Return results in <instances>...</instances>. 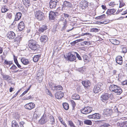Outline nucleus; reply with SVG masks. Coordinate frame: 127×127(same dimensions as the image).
I'll list each match as a JSON object with an SVG mask.
<instances>
[{
	"mask_svg": "<svg viewBox=\"0 0 127 127\" xmlns=\"http://www.w3.org/2000/svg\"><path fill=\"white\" fill-rule=\"evenodd\" d=\"M109 89L111 92L116 93L118 95H120L123 92L120 87L112 84H111L109 86Z\"/></svg>",
	"mask_w": 127,
	"mask_h": 127,
	"instance_id": "obj_1",
	"label": "nucleus"
},
{
	"mask_svg": "<svg viewBox=\"0 0 127 127\" xmlns=\"http://www.w3.org/2000/svg\"><path fill=\"white\" fill-rule=\"evenodd\" d=\"M28 46L31 50L34 51H37L39 47V45L37 44L36 41L33 40H30L28 41Z\"/></svg>",
	"mask_w": 127,
	"mask_h": 127,
	"instance_id": "obj_2",
	"label": "nucleus"
},
{
	"mask_svg": "<svg viewBox=\"0 0 127 127\" xmlns=\"http://www.w3.org/2000/svg\"><path fill=\"white\" fill-rule=\"evenodd\" d=\"M34 15L35 18L38 20H43L45 18L44 13L41 11H36L35 12Z\"/></svg>",
	"mask_w": 127,
	"mask_h": 127,
	"instance_id": "obj_3",
	"label": "nucleus"
},
{
	"mask_svg": "<svg viewBox=\"0 0 127 127\" xmlns=\"http://www.w3.org/2000/svg\"><path fill=\"white\" fill-rule=\"evenodd\" d=\"M103 85L101 83H98L94 87L93 91L95 93H97L100 91L102 90V87Z\"/></svg>",
	"mask_w": 127,
	"mask_h": 127,
	"instance_id": "obj_4",
	"label": "nucleus"
},
{
	"mask_svg": "<svg viewBox=\"0 0 127 127\" xmlns=\"http://www.w3.org/2000/svg\"><path fill=\"white\" fill-rule=\"evenodd\" d=\"M92 108L91 107L88 106L84 107L81 110V112L82 113L86 114L91 112L92 110Z\"/></svg>",
	"mask_w": 127,
	"mask_h": 127,
	"instance_id": "obj_5",
	"label": "nucleus"
},
{
	"mask_svg": "<svg viewBox=\"0 0 127 127\" xmlns=\"http://www.w3.org/2000/svg\"><path fill=\"white\" fill-rule=\"evenodd\" d=\"M75 52H72L69 53L68 54L67 58L68 60L71 61H74L76 59Z\"/></svg>",
	"mask_w": 127,
	"mask_h": 127,
	"instance_id": "obj_6",
	"label": "nucleus"
},
{
	"mask_svg": "<svg viewBox=\"0 0 127 127\" xmlns=\"http://www.w3.org/2000/svg\"><path fill=\"white\" fill-rule=\"evenodd\" d=\"M88 5V2L85 0H82L80 3V6L82 9H85Z\"/></svg>",
	"mask_w": 127,
	"mask_h": 127,
	"instance_id": "obj_7",
	"label": "nucleus"
},
{
	"mask_svg": "<svg viewBox=\"0 0 127 127\" xmlns=\"http://www.w3.org/2000/svg\"><path fill=\"white\" fill-rule=\"evenodd\" d=\"M57 0H52L50 2V7L51 9H54L56 8L57 3L58 2Z\"/></svg>",
	"mask_w": 127,
	"mask_h": 127,
	"instance_id": "obj_8",
	"label": "nucleus"
},
{
	"mask_svg": "<svg viewBox=\"0 0 127 127\" xmlns=\"http://www.w3.org/2000/svg\"><path fill=\"white\" fill-rule=\"evenodd\" d=\"M72 5L71 3L67 1H65L64 2L63 4L62 5V10H64L66 7L68 8H70L71 7Z\"/></svg>",
	"mask_w": 127,
	"mask_h": 127,
	"instance_id": "obj_9",
	"label": "nucleus"
},
{
	"mask_svg": "<svg viewBox=\"0 0 127 127\" xmlns=\"http://www.w3.org/2000/svg\"><path fill=\"white\" fill-rule=\"evenodd\" d=\"M100 117V115L98 113H95L88 116V118L89 119H99Z\"/></svg>",
	"mask_w": 127,
	"mask_h": 127,
	"instance_id": "obj_10",
	"label": "nucleus"
},
{
	"mask_svg": "<svg viewBox=\"0 0 127 127\" xmlns=\"http://www.w3.org/2000/svg\"><path fill=\"white\" fill-rule=\"evenodd\" d=\"M59 15L57 12H53L51 11L49 14V19L51 20H54L56 16Z\"/></svg>",
	"mask_w": 127,
	"mask_h": 127,
	"instance_id": "obj_11",
	"label": "nucleus"
},
{
	"mask_svg": "<svg viewBox=\"0 0 127 127\" xmlns=\"http://www.w3.org/2000/svg\"><path fill=\"white\" fill-rule=\"evenodd\" d=\"M35 107V104L32 102L28 103L25 105V107L26 109L29 110L33 109Z\"/></svg>",
	"mask_w": 127,
	"mask_h": 127,
	"instance_id": "obj_12",
	"label": "nucleus"
},
{
	"mask_svg": "<svg viewBox=\"0 0 127 127\" xmlns=\"http://www.w3.org/2000/svg\"><path fill=\"white\" fill-rule=\"evenodd\" d=\"M55 96L56 98L59 99L62 98L64 96V94L61 91L57 92L55 94Z\"/></svg>",
	"mask_w": 127,
	"mask_h": 127,
	"instance_id": "obj_13",
	"label": "nucleus"
},
{
	"mask_svg": "<svg viewBox=\"0 0 127 127\" xmlns=\"http://www.w3.org/2000/svg\"><path fill=\"white\" fill-rule=\"evenodd\" d=\"M7 36L9 39H13L15 37V35L13 32L10 31L8 32Z\"/></svg>",
	"mask_w": 127,
	"mask_h": 127,
	"instance_id": "obj_14",
	"label": "nucleus"
},
{
	"mask_svg": "<svg viewBox=\"0 0 127 127\" xmlns=\"http://www.w3.org/2000/svg\"><path fill=\"white\" fill-rule=\"evenodd\" d=\"M82 83L84 87L86 88L89 87L91 85V83L90 81L87 80L85 81H82Z\"/></svg>",
	"mask_w": 127,
	"mask_h": 127,
	"instance_id": "obj_15",
	"label": "nucleus"
},
{
	"mask_svg": "<svg viewBox=\"0 0 127 127\" xmlns=\"http://www.w3.org/2000/svg\"><path fill=\"white\" fill-rule=\"evenodd\" d=\"M22 16V14L21 12H19L17 13L16 16H15V19L14 21L13 24H14L16 23V22H15V21H18L20 19Z\"/></svg>",
	"mask_w": 127,
	"mask_h": 127,
	"instance_id": "obj_16",
	"label": "nucleus"
},
{
	"mask_svg": "<svg viewBox=\"0 0 127 127\" xmlns=\"http://www.w3.org/2000/svg\"><path fill=\"white\" fill-rule=\"evenodd\" d=\"M101 100L105 102L109 99L108 95L107 94H105L101 96Z\"/></svg>",
	"mask_w": 127,
	"mask_h": 127,
	"instance_id": "obj_17",
	"label": "nucleus"
},
{
	"mask_svg": "<svg viewBox=\"0 0 127 127\" xmlns=\"http://www.w3.org/2000/svg\"><path fill=\"white\" fill-rule=\"evenodd\" d=\"M104 112L105 115L108 116H110L112 114V111L111 109H107L104 110Z\"/></svg>",
	"mask_w": 127,
	"mask_h": 127,
	"instance_id": "obj_18",
	"label": "nucleus"
},
{
	"mask_svg": "<svg viewBox=\"0 0 127 127\" xmlns=\"http://www.w3.org/2000/svg\"><path fill=\"white\" fill-rule=\"evenodd\" d=\"M25 25L23 21L20 22L18 25V28L20 31H22L25 28Z\"/></svg>",
	"mask_w": 127,
	"mask_h": 127,
	"instance_id": "obj_19",
	"label": "nucleus"
},
{
	"mask_svg": "<svg viewBox=\"0 0 127 127\" xmlns=\"http://www.w3.org/2000/svg\"><path fill=\"white\" fill-rule=\"evenodd\" d=\"M47 121L46 117L45 115H43L41 118L39 120V123L41 124H44Z\"/></svg>",
	"mask_w": 127,
	"mask_h": 127,
	"instance_id": "obj_20",
	"label": "nucleus"
},
{
	"mask_svg": "<svg viewBox=\"0 0 127 127\" xmlns=\"http://www.w3.org/2000/svg\"><path fill=\"white\" fill-rule=\"evenodd\" d=\"M116 62L118 64L121 65L123 63L122 58L121 56H118L116 58Z\"/></svg>",
	"mask_w": 127,
	"mask_h": 127,
	"instance_id": "obj_21",
	"label": "nucleus"
},
{
	"mask_svg": "<svg viewBox=\"0 0 127 127\" xmlns=\"http://www.w3.org/2000/svg\"><path fill=\"white\" fill-rule=\"evenodd\" d=\"M21 62L24 65H26L30 63L29 60L23 57L21 59Z\"/></svg>",
	"mask_w": 127,
	"mask_h": 127,
	"instance_id": "obj_22",
	"label": "nucleus"
},
{
	"mask_svg": "<svg viewBox=\"0 0 127 127\" xmlns=\"http://www.w3.org/2000/svg\"><path fill=\"white\" fill-rule=\"evenodd\" d=\"M110 41L112 44L116 45L119 44L120 43L119 41L114 38L110 39Z\"/></svg>",
	"mask_w": 127,
	"mask_h": 127,
	"instance_id": "obj_23",
	"label": "nucleus"
},
{
	"mask_svg": "<svg viewBox=\"0 0 127 127\" xmlns=\"http://www.w3.org/2000/svg\"><path fill=\"white\" fill-rule=\"evenodd\" d=\"M47 29V26L46 25H43L39 28L38 31L40 33L42 32Z\"/></svg>",
	"mask_w": 127,
	"mask_h": 127,
	"instance_id": "obj_24",
	"label": "nucleus"
},
{
	"mask_svg": "<svg viewBox=\"0 0 127 127\" xmlns=\"http://www.w3.org/2000/svg\"><path fill=\"white\" fill-rule=\"evenodd\" d=\"M117 125L120 127H127V121H125L122 123L118 122Z\"/></svg>",
	"mask_w": 127,
	"mask_h": 127,
	"instance_id": "obj_25",
	"label": "nucleus"
},
{
	"mask_svg": "<svg viewBox=\"0 0 127 127\" xmlns=\"http://www.w3.org/2000/svg\"><path fill=\"white\" fill-rule=\"evenodd\" d=\"M48 39L47 36L46 35H43L41 36L40 38L41 41L44 42H46Z\"/></svg>",
	"mask_w": 127,
	"mask_h": 127,
	"instance_id": "obj_26",
	"label": "nucleus"
},
{
	"mask_svg": "<svg viewBox=\"0 0 127 127\" xmlns=\"http://www.w3.org/2000/svg\"><path fill=\"white\" fill-rule=\"evenodd\" d=\"M40 55L35 56L33 58V61L35 62H37L38 60L40 58Z\"/></svg>",
	"mask_w": 127,
	"mask_h": 127,
	"instance_id": "obj_27",
	"label": "nucleus"
},
{
	"mask_svg": "<svg viewBox=\"0 0 127 127\" xmlns=\"http://www.w3.org/2000/svg\"><path fill=\"white\" fill-rule=\"evenodd\" d=\"M116 11V10L114 9H108L107 12V14H112Z\"/></svg>",
	"mask_w": 127,
	"mask_h": 127,
	"instance_id": "obj_28",
	"label": "nucleus"
},
{
	"mask_svg": "<svg viewBox=\"0 0 127 127\" xmlns=\"http://www.w3.org/2000/svg\"><path fill=\"white\" fill-rule=\"evenodd\" d=\"M12 127H19L15 120H13L12 122Z\"/></svg>",
	"mask_w": 127,
	"mask_h": 127,
	"instance_id": "obj_29",
	"label": "nucleus"
},
{
	"mask_svg": "<svg viewBox=\"0 0 127 127\" xmlns=\"http://www.w3.org/2000/svg\"><path fill=\"white\" fill-rule=\"evenodd\" d=\"M44 72L43 69L42 68H41L39 71V72L38 73L37 75L38 76V77L41 76L43 75Z\"/></svg>",
	"mask_w": 127,
	"mask_h": 127,
	"instance_id": "obj_30",
	"label": "nucleus"
},
{
	"mask_svg": "<svg viewBox=\"0 0 127 127\" xmlns=\"http://www.w3.org/2000/svg\"><path fill=\"white\" fill-rule=\"evenodd\" d=\"M72 98L74 99L79 100L80 98V96L78 95L75 94L72 96Z\"/></svg>",
	"mask_w": 127,
	"mask_h": 127,
	"instance_id": "obj_31",
	"label": "nucleus"
},
{
	"mask_svg": "<svg viewBox=\"0 0 127 127\" xmlns=\"http://www.w3.org/2000/svg\"><path fill=\"white\" fill-rule=\"evenodd\" d=\"M120 48L122 49V52L123 53H126L127 51V49L126 47L123 45H121Z\"/></svg>",
	"mask_w": 127,
	"mask_h": 127,
	"instance_id": "obj_32",
	"label": "nucleus"
},
{
	"mask_svg": "<svg viewBox=\"0 0 127 127\" xmlns=\"http://www.w3.org/2000/svg\"><path fill=\"white\" fill-rule=\"evenodd\" d=\"M23 4L25 5H27L28 6H29L30 5V1L29 0H23Z\"/></svg>",
	"mask_w": 127,
	"mask_h": 127,
	"instance_id": "obj_33",
	"label": "nucleus"
},
{
	"mask_svg": "<svg viewBox=\"0 0 127 127\" xmlns=\"http://www.w3.org/2000/svg\"><path fill=\"white\" fill-rule=\"evenodd\" d=\"M54 89H53L54 90H62L63 89L62 87L60 85H58L57 86H54Z\"/></svg>",
	"mask_w": 127,
	"mask_h": 127,
	"instance_id": "obj_34",
	"label": "nucleus"
},
{
	"mask_svg": "<svg viewBox=\"0 0 127 127\" xmlns=\"http://www.w3.org/2000/svg\"><path fill=\"white\" fill-rule=\"evenodd\" d=\"M63 108L65 110H67L69 108V105L68 104L66 103H64L63 104Z\"/></svg>",
	"mask_w": 127,
	"mask_h": 127,
	"instance_id": "obj_35",
	"label": "nucleus"
},
{
	"mask_svg": "<svg viewBox=\"0 0 127 127\" xmlns=\"http://www.w3.org/2000/svg\"><path fill=\"white\" fill-rule=\"evenodd\" d=\"M84 123L85 124L89 125H91L92 124L91 121L88 120H85L84 121Z\"/></svg>",
	"mask_w": 127,
	"mask_h": 127,
	"instance_id": "obj_36",
	"label": "nucleus"
},
{
	"mask_svg": "<svg viewBox=\"0 0 127 127\" xmlns=\"http://www.w3.org/2000/svg\"><path fill=\"white\" fill-rule=\"evenodd\" d=\"M8 10V9L5 8V6H3L1 8V11L2 13H4Z\"/></svg>",
	"mask_w": 127,
	"mask_h": 127,
	"instance_id": "obj_37",
	"label": "nucleus"
},
{
	"mask_svg": "<svg viewBox=\"0 0 127 127\" xmlns=\"http://www.w3.org/2000/svg\"><path fill=\"white\" fill-rule=\"evenodd\" d=\"M3 78L5 80H10V77L9 75H3Z\"/></svg>",
	"mask_w": 127,
	"mask_h": 127,
	"instance_id": "obj_38",
	"label": "nucleus"
},
{
	"mask_svg": "<svg viewBox=\"0 0 127 127\" xmlns=\"http://www.w3.org/2000/svg\"><path fill=\"white\" fill-rule=\"evenodd\" d=\"M78 70L81 73H83L84 72L86 71V68L84 66L79 68Z\"/></svg>",
	"mask_w": 127,
	"mask_h": 127,
	"instance_id": "obj_39",
	"label": "nucleus"
},
{
	"mask_svg": "<svg viewBox=\"0 0 127 127\" xmlns=\"http://www.w3.org/2000/svg\"><path fill=\"white\" fill-rule=\"evenodd\" d=\"M105 14H103L96 17V19H103L105 18Z\"/></svg>",
	"mask_w": 127,
	"mask_h": 127,
	"instance_id": "obj_40",
	"label": "nucleus"
},
{
	"mask_svg": "<svg viewBox=\"0 0 127 127\" xmlns=\"http://www.w3.org/2000/svg\"><path fill=\"white\" fill-rule=\"evenodd\" d=\"M45 91L46 93L51 97H53V95L51 92L48 89H46Z\"/></svg>",
	"mask_w": 127,
	"mask_h": 127,
	"instance_id": "obj_41",
	"label": "nucleus"
},
{
	"mask_svg": "<svg viewBox=\"0 0 127 127\" xmlns=\"http://www.w3.org/2000/svg\"><path fill=\"white\" fill-rule=\"evenodd\" d=\"M110 126V125L108 123H105L101 125L100 127H108Z\"/></svg>",
	"mask_w": 127,
	"mask_h": 127,
	"instance_id": "obj_42",
	"label": "nucleus"
},
{
	"mask_svg": "<svg viewBox=\"0 0 127 127\" xmlns=\"http://www.w3.org/2000/svg\"><path fill=\"white\" fill-rule=\"evenodd\" d=\"M83 58L85 62H88L89 61L88 60L89 58L88 56L87 55L84 56Z\"/></svg>",
	"mask_w": 127,
	"mask_h": 127,
	"instance_id": "obj_43",
	"label": "nucleus"
},
{
	"mask_svg": "<svg viewBox=\"0 0 127 127\" xmlns=\"http://www.w3.org/2000/svg\"><path fill=\"white\" fill-rule=\"evenodd\" d=\"M68 123L71 127H76L73 122L71 121H69Z\"/></svg>",
	"mask_w": 127,
	"mask_h": 127,
	"instance_id": "obj_44",
	"label": "nucleus"
},
{
	"mask_svg": "<svg viewBox=\"0 0 127 127\" xmlns=\"http://www.w3.org/2000/svg\"><path fill=\"white\" fill-rule=\"evenodd\" d=\"M99 30V29L96 28H93L91 29V31L92 32H97Z\"/></svg>",
	"mask_w": 127,
	"mask_h": 127,
	"instance_id": "obj_45",
	"label": "nucleus"
},
{
	"mask_svg": "<svg viewBox=\"0 0 127 127\" xmlns=\"http://www.w3.org/2000/svg\"><path fill=\"white\" fill-rule=\"evenodd\" d=\"M70 102L72 105L73 108L74 109V107L76 105V104L74 101L73 100H71Z\"/></svg>",
	"mask_w": 127,
	"mask_h": 127,
	"instance_id": "obj_46",
	"label": "nucleus"
},
{
	"mask_svg": "<svg viewBox=\"0 0 127 127\" xmlns=\"http://www.w3.org/2000/svg\"><path fill=\"white\" fill-rule=\"evenodd\" d=\"M25 123L23 121H21L19 123L20 127H24L25 125Z\"/></svg>",
	"mask_w": 127,
	"mask_h": 127,
	"instance_id": "obj_47",
	"label": "nucleus"
},
{
	"mask_svg": "<svg viewBox=\"0 0 127 127\" xmlns=\"http://www.w3.org/2000/svg\"><path fill=\"white\" fill-rule=\"evenodd\" d=\"M17 68V67L15 65L13 64L11 67H10V69L12 70L16 69Z\"/></svg>",
	"mask_w": 127,
	"mask_h": 127,
	"instance_id": "obj_48",
	"label": "nucleus"
},
{
	"mask_svg": "<svg viewBox=\"0 0 127 127\" xmlns=\"http://www.w3.org/2000/svg\"><path fill=\"white\" fill-rule=\"evenodd\" d=\"M7 15L8 18L9 19H11V18L12 15L11 13H8Z\"/></svg>",
	"mask_w": 127,
	"mask_h": 127,
	"instance_id": "obj_49",
	"label": "nucleus"
},
{
	"mask_svg": "<svg viewBox=\"0 0 127 127\" xmlns=\"http://www.w3.org/2000/svg\"><path fill=\"white\" fill-rule=\"evenodd\" d=\"M75 54L76 55L77 57L78 58V59L80 60H81V58L80 56L77 53V52H75Z\"/></svg>",
	"mask_w": 127,
	"mask_h": 127,
	"instance_id": "obj_50",
	"label": "nucleus"
},
{
	"mask_svg": "<svg viewBox=\"0 0 127 127\" xmlns=\"http://www.w3.org/2000/svg\"><path fill=\"white\" fill-rule=\"evenodd\" d=\"M112 74H113V75H119V74L117 73V71L116 70H113L112 71Z\"/></svg>",
	"mask_w": 127,
	"mask_h": 127,
	"instance_id": "obj_51",
	"label": "nucleus"
},
{
	"mask_svg": "<svg viewBox=\"0 0 127 127\" xmlns=\"http://www.w3.org/2000/svg\"><path fill=\"white\" fill-rule=\"evenodd\" d=\"M122 85H127V79L123 81L122 83Z\"/></svg>",
	"mask_w": 127,
	"mask_h": 127,
	"instance_id": "obj_52",
	"label": "nucleus"
},
{
	"mask_svg": "<svg viewBox=\"0 0 127 127\" xmlns=\"http://www.w3.org/2000/svg\"><path fill=\"white\" fill-rule=\"evenodd\" d=\"M13 57L15 63L16 64V63H18L17 59L16 58L15 56L14 55H13Z\"/></svg>",
	"mask_w": 127,
	"mask_h": 127,
	"instance_id": "obj_53",
	"label": "nucleus"
},
{
	"mask_svg": "<svg viewBox=\"0 0 127 127\" xmlns=\"http://www.w3.org/2000/svg\"><path fill=\"white\" fill-rule=\"evenodd\" d=\"M13 57L15 63L16 64V63H18L17 59L16 58L15 56L14 55H13Z\"/></svg>",
	"mask_w": 127,
	"mask_h": 127,
	"instance_id": "obj_54",
	"label": "nucleus"
},
{
	"mask_svg": "<svg viewBox=\"0 0 127 127\" xmlns=\"http://www.w3.org/2000/svg\"><path fill=\"white\" fill-rule=\"evenodd\" d=\"M116 4L114 2H110L109 4V5L112 7H113Z\"/></svg>",
	"mask_w": 127,
	"mask_h": 127,
	"instance_id": "obj_55",
	"label": "nucleus"
},
{
	"mask_svg": "<svg viewBox=\"0 0 127 127\" xmlns=\"http://www.w3.org/2000/svg\"><path fill=\"white\" fill-rule=\"evenodd\" d=\"M78 41L77 40H76L74 41L73 42H72L71 43V44L72 45H74L76 43H78Z\"/></svg>",
	"mask_w": 127,
	"mask_h": 127,
	"instance_id": "obj_56",
	"label": "nucleus"
},
{
	"mask_svg": "<svg viewBox=\"0 0 127 127\" xmlns=\"http://www.w3.org/2000/svg\"><path fill=\"white\" fill-rule=\"evenodd\" d=\"M49 87L50 88H52V87H53L54 86V84L52 83H49Z\"/></svg>",
	"mask_w": 127,
	"mask_h": 127,
	"instance_id": "obj_57",
	"label": "nucleus"
},
{
	"mask_svg": "<svg viewBox=\"0 0 127 127\" xmlns=\"http://www.w3.org/2000/svg\"><path fill=\"white\" fill-rule=\"evenodd\" d=\"M63 24L64 26V27H66V25L67 23V22H66V21L65 20L63 22Z\"/></svg>",
	"mask_w": 127,
	"mask_h": 127,
	"instance_id": "obj_58",
	"label": "nucleus"
},
{
	"mask_svg": "<svg viewBox=\"0 0 127 127\" xmlns=\"http://www.w3.org/2000/svg\"><path fill=\"white\" fill-rule=\"evenodd\" d=\"M63 15H64V17H67V18H68L69 17V15L66 14V13H64L63 14Z\"/></svg>",
	"mask_w": 127,
	"mask_h": 127,
	"instance_id": "obj_59",
	"label": "nucleus"
},
{
	"mask_svg": "<svg viewBox=\"0 0 127 127\" xmlns=\"http://www.w3.org/2000/svg\"><path fill=\"white\" fill-rule=\"evenodd\" d=\"M83 43L85 45H88L90 44L89 42L87 41H84Z\"/></svg>",
	"mask_w": 127,
	"mask_h": 127,
	"instance_id": "obj_60",
	"label": "nucleus"
},
{
	"mask_svg": "<svg viewBox=\"0 0 127 127\" xmlns=\"http://www.w3.org/2000/svg\"><path fill=\"white\" fill-rule=\"evenodd\" d=\"M101 7L104 10H106V6L104 5H101Z\"/></svg>",
	"mask_w": 127,
	"mask_h": 127,
	"instance_id": "obj_61",
	"label": "nucleus"
},
{
	"mask_svg": "<svg viewBox=\"0 0 127 127\" xmlns=\"http://www.w3.org/2000/svg\"><path fill=\"white\" fill-rule=\"evenodd\" d=\"M108 22H106V21H105V22H99V23L100 24H107L108 23Z\"/></svg>",
	"mask_w": 127,
	"mask_h": 127,
	"instance_id": "obj_62",
	"label": "nucleus"
},
{
	"mask_svg": "<svg viewBox=\"0 0 127 127\" xmlns=\"http://www.w3.org/2000/svg\"><path fill=\"white\" fill-rule=\"evenodd\" d=\"M27 91L25 90L23 93L21 95V96H23L25 94H26V93H27Z\"/></svg>",
	"mask_w": 127,
	"mask_h": 127,
	"instance_id": "obj_63",
	"label": "nucleus"
},
{
	"mask_svg": "<svg viewBox=\"0 0 127 127\" xmlns=\"http://www.w3.org/2000/svg\"><path fill=\"white\" fill-rule=\"evenodd\" d=\"M56 28H55V27L53 29H52V32H53L54 33H55V32H56Z\"/></svg>",
	"mask_w": 127,
	"mask_h": 127,
	"instance_id": "obj_64",
	"label": "nucleus"
}]
</instances>
